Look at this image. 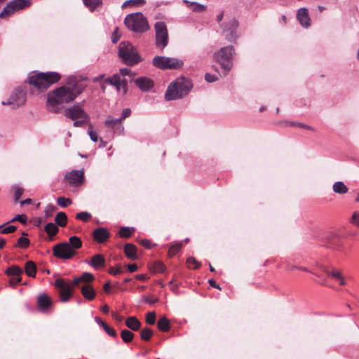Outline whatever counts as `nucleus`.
<instances>
[{
  "label": "nucleus",
  "mask_w": 359,
  "mask_h": 359,
  "mask_svg": "<svg viewBox=\"0 0 359 359\" xmlns=\"http://www.w3.org/2000/svg\"><path fill=\"white\" fill-rule=\"evenodd\" d=\"M22 280L21 276L18 277H11L10 285L15 287L18 283H20Z\"/></svg>",
  "instance_id": "680f3d73"
},
{
  "label": "nucleus",
  "mask_w": 359,
  "mask_h": 359,
  "mask_svg": "<svg viewBox=\"0 0 359 359\" xmlns=\"http://www.w3.org/2000/svg\"><path fill=\"white\" fill-rule=\"evenodd\" d=\"M297 18L302 26L308 27L310 26L311 19L309 15L308 9L306 8H301L297 11Z\"/></svg>",
  "instance_id": "a211bd4d"
},
{
  "label": "nucleus",
  "mask_w": 359,
  "mask_h": 359,
  "mask_svg": "<svg viewBox=\"0 0 359 359\" xmlns=\"http://www.w3.org/2000/svg\"><path fill=\"white\" fill-rule=\"evenodd\" d=\"M193 83L185 77H180L172 82L165 94L166 100H175L186 96L192 89Z\"/></svg>",
  "instance_id": "f03ea898"
},
{
  "label": "nucleus",
  "mask_w": 359,
  "mask_h": 359,
  "mask_svg": "<svg viewBox=\"0 0 359 359\" xmlns=\"http://www.w3.org/2000/svg\"><path fill=\"white\" fill-rule=\"evenodd\" d=\"M126 325L133 331L138 330L141 327L140 321L135 316L128 317L126 320Z\"/></svg>",
  "instance_id": "bb28decb"
},
{
  "label": "nucleus",
  "mask_w": 359,
  "mask_h": 359,
  "mask_svg": "<svg viewBox=\"0 0 359 359\" xmlns=\"http://www.w3.org/2000/svg\"><path fill=\"white\" fill-rule=\"evenodd\" d=\"M141 244L147 249H150L151 248V241L147 239H144L141 241Z\"/></svg>",
  "instance_id": "69168bd1"
},
{
  "label": "nucleus",
  "mask_w": 359,
  "mask_h": 359,
  "mask_svg": "<svg viewBox=\"0 0 359 359\" xmlns=\"http://www.w3.org/2000/svg\"><path fill=\"white\" fill-rule=\"evenodd\" d=\"M156 32V46L163 50L168 43L167 26L164 22L158 21L154 25Z\"/></svg>",
  "instance_id": "1a4fd4ad"
},
{
  "label": "nucleus",
  "mask_w": 359,
  "mask_h": 359,
  "mask_svg": "<svg viewBox=\"0 0 359 359\" xmlns=\"http://www.w3.org/2000/svg\"><path fill=\"white\" fill-rule=\"evenodd\" d=\"M53 253L57 258L70 259L77 254V252L72 249L67 242H62L53 246Z\"/></svg>",
  "instance_id": "9d476101"
},
{
  "label": "nucleus",
  "mask_w": 359,
  "mask_h": 359,
  "mask_svg": "<svg viewBox=\"0 0 359 359\" xmlns=\"http://www.w3.org/2000/svg\"><path fill=\"white\" fill-rule=\"evenodd\" d=\"M112 318L118 322H121L123 320V317L119 315L117 312L113 311L111 313Z\"/></svg>",
  "instance_id": "0e129e2a"
},
{
  "label": "nucleus",
  "mask_w": 359,
  "mask_h": 359,
  "mask_svg": "<svg viewBox=\"0 0 359 359\" xmlns=\"http://www.w3.org/2000/svg\"><path fill=\"white\" fill-rule=\"evenodd\" d=\"M235 53L233 46L221 48L215 53L213 57L224 69V76H226L233 67V56Z\"/></svg>",
  "instance_id": "39448f33"
},
{
  "label": "nucleus",
  "mask_w": 359,
  "mask_h": 359,
  "mask_svg": "<svg viewBox=\"0 0 359 359\" xmlns=\"http://www.w3.org/2000/svg\"><path fill=\"white\" fill-rule=\"evenodd\" d=\"M60 79L61 75L55 72H41L30 76L28 83L39 90H44Z\"/></svg>",
  "instance_id": "7ed1b4c3"
},
{
  "label": "nucleus",
  "mask_w": 359,
  "mask_h": 359,
  "mask_svg": "<svg viewBox=\"0 0 359 359\" xmlns=\"http://www.w3.org/2000/svg\"><path fill=\"white\" fill-rule=\"evenodd\" d=\"M84 174L83 170H72L66 173L65 179L71 184H79L82 183L83 180Z\"/></svg>",
  "instance_id": "dca6fc26"
},
{
  "label": "nucleus",
  "mask_w": 359,
  "mask_h": 359,
  "mask_svg": "<svg viewBox=\"0 0 359 359\" xmlns=\"http://www.w3.org/2000/svg\"><path fill=\"white\" fill-rule=\"evenodd\" d=\"M351 223L359 226V212H353L351 219Z\"/></svg>",
  "instance_id": "6e6d98bb"
},
{
  "label": "nucleus",
  "mask_w": 359,
  "mask_h": 359,
  "mask_svg": "<svg viewBox=\"0 0 359 359\" xmlns=\"http://www.w3.org/2000/svg\"><path fill=\"white\" fill-rule=\"evenodd\" d=\"M217 79H218L217 76L214 74H212L210 73H206L205 74V79L208 83L215 82L217 80Z\"/></svg>",
  "instance_id": "4d7b16f0"
},
{
  "label": "nucleus",
  "mask_w": 359,
  "mask_h": 359,
  "mask_svg": "<svg viewBox=\"0 0 359 359\" xmlns=\"http://www.w3.org/2000/svg\"><path fill=\"white\" fill-rule=\"evenodd\" d=\"M81 294L88 300L94 299L96 292L93 287L88 284H85L81 287Z\"/></svg>",
  "instance_id": "393cba45"
},
{
  "label": "nucleus",
  "mask_w": 359,
  "mask_h": 359,
  "mask_svg": "<svg viewBox=\"0 0 359 359\" xmlns=\"http://www.w3.org/2000/svg\"><path fill=\"white\" fill-rule=\"evenodd\" d=\"M6 274L11 277H18L21 276L22 273H23V270L16 265H13L10 267H8L6 271Z\"/></svg>",
  "instance_id": "c85d7f7f"
},
{
  "label": "nucleus",
  "mask_w": 359,
  "mask_h": 359,
  "mask_svg": "<svg viewBox=\"0 0 359 359\" xmlns=\"http://www.w3.org/2000/svg\"><path fill=\"white\" fill-rule=\"evenodd\" d=\"M55 222L59 226H65L67 223V215L63 212H58L55 216Z\"/></svg>",
  "instance_id": "72a5a7b5"
},
{
  "label": "nucleus",
  "mask_w": 359,
  "mask_h": 359,
  "mask_svg": "<svg viewBox=\"0 0 359 359\" xmlns=\"http://www.w3.org/2000/svg\"><path fill=\"white\" fill-rule=\"evenodd\" d=\"M334 192L339 194H344L348 192V188L343 182L338 181L334 183L332 187Z\"/></svg>",
  "instance_id": "7c9ffc66"
},
{
  "label": "nucleus",
  "mask_w": 359,
  "mask_h": 359,
  "mask_svg": "<svg viewBox=\"0 0 359 359\" xmlns=\"http://www.w3.org/2000/svg\"><path fill=\"white\" fill-rule=\"evenodd\" d=\"M86 86L79 81H69L67 85L52 90L48 94L47 107L50 111L57 113L58 106L73 102L84 90Z\"/></svg>",
  "instance_id": "f257e3e1"
},
{
  "label": "nucleus",
  "mask_w": 359,
  "mask_h": 359,
  "mask_svg": "<svg viewBox=\"0 0 359 359\" xmlns=\"http://www.w3.org/2000/svg\"><path fill=\"white\" fill-rule=\"evenodd\" d=\"M56 287L59 288L60 299L62 302H67L72 295V285L63 279L57 278L55 282Z\"/></svg>",
  "instance_id": "f8f14e48"
},
{
  "label": "nucleus",
  "mask_w": 359,
  "mask_h": 359,
  "mask_svg": "<svg viewBox=\"0 0 359 359\" xmlns=\"http://www.w3.org/2000/svg\"><path fill=\"white\" fill-rule=\"evenodd\" d=\"M32 4L30 0H13L4 8L0 13L1 19H7L13 14L29 7Z\"/></svg>",
  "instance_id": "6e6552de"
},
{
  "label": "nucleus",
  "mask_w": 359,
  "mask_h": 359,
  "mask_svg": "<svg viewBox=\"0 0 359 359\" xmlns=\"http://www.w3.org/2000/svg\"><path fill=\"white\" fill-rule=\"evenodd\" d=\"M81 120H74L73 126L74 127H82L86 123H88L90 119H87L85 118H81Z\"/></svg>",
  "instance_id": "5fc2aeb1"
},
{
  "label": "nucleus",
  "mask_w": 359,
  "mask_h": 359,
  "mask_svg": "<svg viewBox=\"0 0 359 359\" xmlns=\"http://www.w3.org/2000/svg\"><path fill=\"white\" fill-rule=\"evenodd\" d=\"M104 331H105V332H107L109 336H111V337H117L116 331L114 328H112V327H109V325H107V327H104Z\"/></svg>",
  "instance_id": "13d9d810"
},
{
  "label": "nucleus",
  "mask_w": 359,
  "mask_h": 359,
  "mask_svg": "<svg viewBox=\"0 0 359 359\" xmlns=\"http://www.w3.org/2000/svg\"><path fill=\"white\" fill-rule=\"evenodd\" d=\"M83 1L91 12L97 8H100L102 5V0H83Z\"/></svg>",
  "instance_id": "2f4dec72"
},
{
  "label": "nucleus",
  "mask_w": 359,
  "mask_h": 359,
  "mask_svg": "<svg viewBox=\"0 0 359 359\" xmlns=\"http://www.w3.org/2000/svg\"><path fill=\"white\" fill-rule=\"evenodd\" d=\"M37 305L41 311H46L51 306V300L46 294H40L38 297Z\"/></svg>",
  "instance_id": "412c9836"
},
{
  "label": "nucleus",
  "mask_w": 359,
  "mask_h": 359,
  "mask_svg": "<svg viewBox=\"0 0 359 359\" xmlns=\"http://www.w3.org/2000/svg\"><path fill=\"white\" fill-rule=\"evenodd\" d=\"M285 126H295V127H299V128H306L308 130H312V128L311 126H307L301 122H295V121L287 122L285 123Z\"/></svg>",
  "instance_id": "c03bdc74"
},
{
  "label": "nucleus",
  "mask_w": 359,
  "mask_h": 359,
  "mask_svg": "<svg viewBox=\"0 0 359 359\" xmlns=\"http://www.w3.org/2000/svg\"><path fill=\"white\" fill-rule=\"evenodd\" d=\"M135 85L144 92L149 91L154 86L153 81L147 77L141 76L138 77L134 81Z\"/></svg>",
  "instance_id": "f3484780"
},
{
  "label": "nucleus",
  "mask_w": 359,
  "mask_h": 359,
  "mask_svg": "<svg viewBox=\"0 0 359 359\" xmlns=\"http://www.w3.org/2000/svg\"><path fill=\"white\" fill-rule=\"evenodd\" d=\"M13 189H14V200H15V201H18L23 194V189L18 186H15L13 187Z\"/></svg>",
  "instance_id": "603ef678"
},
{
  "label": "nucleus",
  "mask_w": 359,
  "mask_h": 359,
  "mask_svg": "<svg viewBox=\"0 0 359 359\" xmlns=\"http://www.w3.org/2000/svg\"><path fill=\"white\" fill-rule=\"evenodd\" d=\"M69 247L72 249H74L76 251V250L79 249L82 246V241L81 240L76 236H71L69 238V242H67Z\"/></svg>",
  "instance_id": "473e14b6"
},
{
  "label": "nucleus",
  "mask_w": 359,
  "mask_h": 359,
  "mask_svg": "<svg viewBox=\"0 0 359 359\" xmlns=\"http://www.w3.org/2000/svg\"><path fill=\"white\" fill-rule=\"evenodd\" d=\"M182 245L181 243L172 245L168 250V256L172 257L177 255V253L182 249Z\"/></svg>",
  "instance_id": "a19ab883"
},
{
  "label": "nucleus",
  "mask_w": 359,
  "mask_h": 359,
  "mask_svg": "<svg viewBox=\"0 0 359 359\" xmlns=\"http://www.w3.org/2000/svg\"><path fill=\"white\" fill-rule=\"evenodd\" d=\"M322 270L327 275L331 276L336 280H339L341 285H346V281L344 278L340 271L333 269L332 271L329 270L327 267H322Z\"/></svg>",
  "instance_id": "5701e85b"
},
{
  "label": "nucleus",
  "mask_w": 359,
  "mask_h": 359,
  "mask_svg": "<svg viewBox=\"0 0 359 359\" xmlns=\"http://www.w3.org/2000/svg\"><path fill=\"white\" fill-rule=\"evenodd\" d=\"M238 26V22L236 19H231L224 25L223 34L229 41H235L238 36L236 29Z\"/></svg>",
  "instance_id": "4468645a"
},
{
  "label": "nucleus",
  "mask_w": 359,
  "mask_h": 359,
  "mask_svg": "<svg viewBox=\"0 0 359 359\" xmlns=\"http://www.w3.org/2000/svg\"><path fill=\"white\" fill-rule=\"evenodd\" d=\"M57 210V208L53 205L48 204L44 209V215L46 217H50L53 212Z\"/></svg>",
  "instance_id": "49530a36"
},
{
  "label": "nucleus",
  "mask_w": 359,
  "mask_h": 359,
  "mask_svg": "<svg viewBox=\"0 0 359 359\" xmlns=\"http://www.w3.org/2000/svg\"><path fill=\"white\" fill-rule=\"evenodd\" d=\"M104 83H107L113 86H115L117 91L121 90V78L120 76L117 74H114L111 77L105 79Z\"/></svg>",
  "instance_id": "cd10ccee"
},
{
  "label": "nucleus",
  "mask_w": 359,
  "mask_h": 359,
  "mask_svg": "<svg viewBox=\"0 0 359 359\" xmlns=\"http://www.w3.org/2000/svg\"><path fill=\"white\" fill-rule=\"evenodd\" d=\"M130 113H131V110L129 108H126V109H123L121 116L118 118L122 122L125 118H126L127 117H128L130 115Z\"/></svg>",
  "instance_id": "052dcab7"
},
{
  "label": "nucleus",
  "mask_w": 359,
  "mask_h": 359,
  "mask_svg": "<svg viewBox=\"0 0 359 359\" xmlns=\"http://www.w3.org/2000/svg\"><path fill=\"white\" fill-rule=\"evenodd\" d=\"M18 221L21 222L22 224H26L27 221V217L25 215H17L11 221V222H15Z\"/></svg>",
  "instance_id": "864d4df0"
},
{
  "label": "nucleus",
  "mask_w": 359,
  "mask_h": 359,
  "mask_svg": "<svg viewBox=\"0 0 359 359\" xmlns=\"http://www.w3.org/2000/svg\"><path fill=\"white\" fill-rule=\"evenodd\" d=\"M26 102V92L20 87L16 88L6 102L3 101V105H11L12 109H16L23 105Z\"/></svg>",
  "instance_id": "9b49d317"
},
{
  "label": "nucleus",
  "mask_w": 359,
  "mask_h": 359,
  "mask_svg": "<svg viewBox=\"0 0 359 359\" xmlns=\"http://www.w3.org/2000/svg\"><path fill=\"white\" fill-rule=\"evenodd\" d=\"M118 56L127 65H134L141 60L135 47L128 41H122L118 46Z\"/></svg>",
  "instance_id": "20e7f679"
},
{
  "label": "nucleus",
  "mask_w": 359,
  "mask_h": 359,
  "mask_svg": "<svg viewBox=\"0 0 359 359\" xmlns=\"http://www.w3.org/2000/svg\"><path fill=\"white\" fill-rule=\"evenodd\" d=\"M134 231L135 229L133 227L123 226L119 230V235L123 238H128Z\"/></svg>",
  "instance_id": "ea45409f"
},
{
  "label": "nucleus",
  "mask_w": 359,
  "mask_h": 359,
  "mask_svg": "<svg viewBox=\"0 0 359 359\" xmlns=\"http://www.w3.org/2000/svg\"><path fill=\"white\" fill-rule=\"evenodd\" d=\"M341 242L340 238L334 233H331L327 237V247L332 250H339Z\"/></svg>",
  "instance_id": "4be33fe9"
},
{
  "label": "nucleus",
  "mask_w": 359,
  "mask_h": 359,
  "mask_svg": "<svg viewBox=\"0 0 359 359\" xmlns=\"http://www.w3.org/2000/svg\"><path fill=\"white\" fill-rule=\"evenodd\" d=\"M25 270L26 274L29 277H35L36 273V266L32 261H28L25 264Z\"/></svg>",
  "instance_id": "c756f323"
},
{
  "label": "nucleus",
  "mask_w": 359,
  "mask_h": 359,
  "mask_svg": "<svg viewBox=\"0 0 359 359\" xmlns=\"http://www.w3.org/2000/svg\"><path fill=\"white\" fill-rule=\"evenodd\" d=\"M28 234L26 232L22 233V236L18 239L15 247H19L21 248H27L29 245V241L27 238Z\"/></svg>",
  "instance_id": "c9c22d12"
},
{
  "label": "nucleus",
  "mask_w": 359,
  "mask_h": 359,
  "mask_svg": "<svg viewBox=\"0 0 359 359\" xmlns=\"http://www.w3.org/2000/svg\"><path fill=\"white\" fill-rule=\"evenodd\" d=\"M187 264L189 268H192L194 269H197L201 266L200 263L192 257L187 259Z\"/></svg>",
  "instance_id": "09e8293b"
},
{
  "label": "nucleus",
  "mask_w": 359,
  "mask_h": 359,
  "mask_svg": "<svg viewBox=\"0 0 359 359\" xmlns=\"http://www.w3.org/2000/svg\"><path fill=\"white\" fill-rule=\"evenodd\" d=\"M128 269L130 272L133 273L137 270L138 267L136 264H130L127 266Z\"/></svg>",
  "instance_id": "338daca9"
},
{
  "label": "nucleus",
  "mask_w": 359,
  "mask_h": 359,
  "mask_svg": "<svg viewBox=\"0 0 359 359\" xmlns=\"http://www.w3.org/2000/svg\"><path fill=\"white\" fill-rule=\"evenodd\" d=\"M80 279L82 280V282L89 283L95 279V276L91 273L84 272L80 276Z\"/></svg>",
  "instance_id": "de8ad7c7"
},
{
  "label": "nucleus",
  "mask_w": 359,
  "mask_h": 359,
  "mask_svg": "<svg viewBox=\"0 0 359 359\" xmlns=\"http://www.w3.org/2000/svg\"><path fill=\"white\" fill-rule=\"evenodd\" d=\"M124 252L126 257L132 260L137 259V248L131 243H127L124 247Z\"/></svg>",
  "instance_id": "a878e982"
},
{
  "label": "nucleus",
  "mask_w": 359,
  "mask_h": 359,
  "mask_svg": "<svg viewBox=\"0 0 359 359\" xmlns=\"http://www.w3.org/2000/svg\"><path fill=\"white\" fill-rule=\"evenodd\" d=\"M152 64L160 69H178L183 66L184 62L182 60L175 57L155 56Z\"/></svg>",
  "instance_id": "0eeeda50"
},
{
  "label": "nucleus",
  "mask_w": 359,
  "mask_h": 359,
  "mask_svg": "<svg viewBox=\"0 0 359 359\" xmlns=\"http://www.w3.org/2000/svg\"><path fill=\"white\" fill-rule=\"evenodd\" d=\"M184 4L187 5L193 12L203 13L206 9V6L201 4L195 1H189L188 0H183Z\"/></svg>",
  "instance_id": "b1692460"
},
{
  "label": "nucleus",
  "mask_w": 359,
  "mask_h": 359,
  "mask_svg": "<svg viewBox=\"0 0 359 359\" xmlns=\"http://www.w3.org/2000/svg\"><path fill=\"white\" fill-rule=\"evenodd\" d=\"M109 237V233L104 228L100 227L93 231V238L99 243H104Z\"/></svg>",
  "instance_id": "aec40b11"
},
{
  "label": "nucleus",
  "mask_w": 359,
  "mask_h": 359,
  "mask_svg": "<svg viewBox=\"0 0 359 359\" xmlns=\"http://www.w3.org/2000/svg\"><path fill=\"white\" fill-rule=\"evenodd\" d=\"M120 74L123 76H127L130 74V70L128 68H121L119 69Z\"/></svg>",
  "instance_id": "774afa93"
},
{
  "label": "nucleus",
  "mask_w": 359,
  "mask_h": 359,
  "mask_svg": "<svg viewBox=\"0 0 359 359\" xmlns=\"http://www.w3.org/2000/svg\"><path fill=\"white\" fill-rule=\"evenodd\" d=\"M105 258L100 254H96L93 255L90 261L85 260V262L88 264L93 268L96 270L100 269L101 267L105 265Z\"/></svg>",
  "instance_id": "6ab92c4d"
},
{
  "label": "nucleus",
  "mask_w": 359,
  "mask_h": 359,
  "mask_svg": "<svg viewBox=\"0 0 359 359\" xmlns=\"http://www.w3.org/2000/svg\"><path fill=\"white\" fill-rule=\"evenodd\" d=\"M88 133L90 137V140L93 142H97L98 140V135L95 131L93 130V126L91 123H89V128L88 130Z\"/></svg>",
  "instance_id": "3c124183"
},
{
  "label": "nucleus",
  "mask_w": 359,
  "mask_h": 359,
  "mask_svg": "<svg viewBox=\"0 0 359 359\" xmlns=\"http://www.w3.org/2000/svg\"><path fill=\"white\" fill-rule=\"evenodd\" d=\"M44 230L48 236H55L57 233L59 229L54 223L49 222L45 226Z\"/></svg>",
  "instance_id": "e433bc0d"
},
{
  "label": "nucleus",
  "mask_w": 359,
  "mask_h": 359,
  "mask_svg": "<svg viewBox=\"0 0 359 359\" xmlns=\"http://www.w3.org/2000/svg\"><path fill=\"white\" fill-rule=\"evenodd\" d=\"M91 214L88 212H80L76 215V218L77 219L81 220L85 222H88L91 218Z\"/></svg>",
  "instance_id": "79ce46f5"
},
{
  "label": "nucleus",
  "mask_w": 359,
  "mask_h": 359,
  "mask_svg": "<svg viewBox=\"0 0 359 359\" xmlns=\"http://www.w3.org/2000/svg\"><path fill=\"white\" fill-rule=\"evenodd\" d=\"M154 332L151 329L145 327L140 332V337L144 341H149L152 337Z\"/></svg>",
  "instance_id": "58836bf2"
},
{
  "label": "nucleus",
  "mask_w": 359,
  "mask_h": 359,
  "mask_svg": "<svg viewBox=\"0 0 359 359\" xmlns=\"http://www.w3.org/2000/svg\"><path fill=\"white\" fill-rule=\"evenodd\" d=\"M57 203L61 207L66 208L67 205H71L72 201L70 198L61 196L57 198Z\"/></svg>",
  "instance_id": "37998d69"
},
{
  "label": "nucleus",
  "mask_w": 359,
  "mask_h": 359,
  "mask_svg": "<svg viewBox=\"0 0 359 359\" xmlns=\"http://www.w3.org/2000/svg\"><path fill=\"white\" fill-rule=\"evenodd\" d=\"M146 323L149 325H154L156 323V313L154 311L149 312L146 315Z\"/></svg>",
  "instance_id": "8fccbe9b"
},
{
  "label": "nucleus",
  "mask_w": 359,
  "mask_h": 359,
  "mask_svg": "<svg viewBox=\"0 0 359 359\" xmlns=\"http://www.w3.org/2000/svg\"><path fill=\"white\" fill-rule=\"evenodd\" d=\"M157 325L161 331L167 332L170 329V321L165 316H162L159 318Z\"/></svg>",
  "instance_id": "f704fd0d"
},
{
  "label": "nucleus",
  "mask_w": 359,
  "mask_h": 359,
  "mask_svg": "<svg viewBox=\"0 0 359 359\" xmlns=\"http://www.w3.org/2000/svg\"><path fill=\"white\" fill-rule=\"evenodd\" d=\"M124 24L128 29L134 32L143 33L149 29L147 18L139 12L127 15L124 19Z\"/></svg>",
  "instance_id": "423d86ee"
},
{
  "label": "nucleus",
  "mask_w": 359,
  "mask_h": 359,
  "mask_svg": "<svg viewBox=\"0 0 359 359\" xmlns=\"http://www.w3.org/2000/svg\"><path fill=\"white\" fill-rule=\"evenodd\" d=\"M165 269V265L161 262H156L153 264V270L155 273H163Z\"/></svg>",
  "instance_id": "a18cd8bd"
},
{
  "label": "nucleus",
  "mask_w": 359,
  "mask_h": 359,
  "mask_svg": "<svg viewBox=\"0 0 359 359\" xmlns=\"http://www.w3.org/2000/svg\"><path fill=\"white\" fill-rule=\"evenodd\" d=\"M16 230V226L13 225H10L6 227H4V229H1V233H13Z\"/></svg>",
  "instance_id": "bf43d9fd"
},
{
  "label": "nucleus",
  "mask_w": 359,
  "mask_h": 359,
  "mask_svg": "<svg viewBox=\"0 0 359 359\" xmlns=\"http://www.w3.org/2000/svg\"><path fill=\"white\" fill-rule=\"evenodd\" d=\"M65 115L72 120H76L80 118L90 119V116L84 111L81 106L75 104L65 109Z\"/></svg>",
  "instance_id": "ddd939ff"
},
{
  "label": "nucleus",
  "mask_w": 359,
  "mask_h": 359,
  "mask_svg": "<svg viewBox=\"0 0 359 359\" xmlns=\"http://www.w3.org/2000/svg\"><path fill=\"white\" fill-rule=\"evenodd\" d=\"M122 272L121 269L120 268H114L111 267L109 270V273L111 275L116 276L118 273H121Z\"/></svg>",
  "instance_id": "e2e57ef3"
},
{
  "label": "nucleus",
  "mask_w": 359,
  "mask_h": 359,
  "mask_svg": "<svg viewBox=\"0 0 359 359\" xmlns=\"http://www.w3.org/2000/svg\"><path fill=\"white\" fill-rule=\"evenodd\" d=\"M104 125L113 129L114 133H117L119 135L123 133L124 127L119 118H113L111 116H109L104 121Z\"/></svg>",
  "instance_id": "2eb2a0df"
},
{
  "label": "nucleus",
  "mask_w": 359,
  "mask_h": 359,
  "mask_svg": "<svg viewBox=\"0 0 359 359\" xmlns=\"http://www.w3.org/2000/svg\"><path fill=\"white\" fill-rule=\"evenodd\" d=\"M134 334L128 330H123L121 332V337L125 343H130L134 338Z\"/></svg>",
  "instance_id": "4c0bfd02"
}]
</instances>
